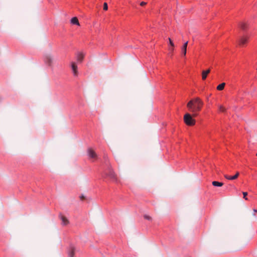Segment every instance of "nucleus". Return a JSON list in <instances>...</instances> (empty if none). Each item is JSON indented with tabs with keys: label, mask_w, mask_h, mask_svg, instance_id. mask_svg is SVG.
I'll list each match as a JSON object with an SVG mask.
<instances>
[{
	"label": "nucleus",
	"mask_w": 257,
	"mask_h": 257,
	"mask_svg": "<svg viewBox=\"0 0 257 257\" xmlns=\"http://www.w3.org/2000/svg\"><path fill=\"white\" fill-rule=\"evenodd\" d=\"M203 104V101L200 98L196 97L188 102L187 107L189 111L193 113V116L196 117L198 115L199 112L201 110Z\"/></svg>",
	"instance_id": "1"
},
{
	"label": "nucleus",
	"mask_w": 257,
	"mask_h": 257,
	"mask_svg": "<svg viewBox=\"0 0 257 257\" xmlns=\"http://www.w3.org/2000/svg\"><path fill=\"white\" fill-rule=\"evenodd\" d=\"M193 114L191 115L189 113H186L184 116L185 123L188 125H193L195 124V120L193 118Z\"/></svg>",
	"instance_id": "2"
},
{
	"label": "nucleus",
	"mask_w": 257,
	"mask_h": 257,
	"mask_svg": "<svg viewBox=\"0 0 257 257\" xmlns=\"http://www.w3.org/2000/svg\"><path fill=\"white\" fill-rule=\"evenodd\" d=\"M44 61L45 63L48 66H52L53 62L52 57L50 55H46L44 57Z\"/></svg>",
	"instance_id": "3"
},
{
	"label": "nucleus",
	"mask_w": 257,
	"mask_h": 257,
	"mask_svg": "<svg viewBox=\"0 0 257 257\" xmlns=\"http://www.w3.org/2000/svg\"><path fill=\"white\" fill-rule=\"evenodd\" d=\"M70 66L71 69L72 70V72L73 74V75L74 76H77L78 74V72L77 70V65L75 62H71L70 63Z\"/></svg>",
	"instance_id": "4"
},
{
	"label": "nucleus",
	"mask_w": 257,
	"mask_h": 257,
	"mask_svg": "<svg viewBox=\"0 0 257 257\" xmlns=\"http://www.w3.org/2000/svg\"><path fill=\"white\" fill-rule=\"evenodd\" d=\"M88 155L90 158L96 159L97 158V155L95 152L91 148L88 149Z\"/></svg>",
	"instance_id": "5"
},
{
	"label": "nucleus",
	"mask_w": 257,
	"mask_h": 257,
	"mask_svg": "<svg viewBox=\"0 0 257 257\" xmlns=\"http://www.w3.org/2000/svg\"><path fill=\"white\" fill-rule=\"evenodd\" d=\"M84 54L81 52H79L76 54V60L78 63H81L84 58Z\"/></svg>",
	"instance_id": "6"
},
{
	"label": "nucleus",
	"mask_w": 257,
	"mask_h": 257,
	"mask_svg": "<svg viewBox=\"0 0 257 257\" xmlns=\"http://www.w3.org/2000/svg\"><path fill=\"white\" fill-rule=\"evenodd\" d=\"M248 40V37L247 36H243L241 37L239 41V45L241 46H243L247 42Z\"/></svg>",
	"instance_id": "7"
},
{
	"label": "nucleus",
	"mask_w": 257,
	"mask_h": 257,
	"mask_svg": "<svg viewBox=\"0 0 257 257\" xmlns=\"http://www.w3.org/2000/svg\"><path fill=\"white\" fill-rule=\"evenodd\" d=\"M239 174L238 172H236V173L234 176H231L227 175H225L224 177L227 180H233L237 179L239 176Z\"/></svg>",
	"instance_id": "8"
},
{
	"label": "nucleus",
	"mask_w": 257,
	"mask_h": 257,
	"mask_svg": "<svg viewBox=\"0 0 257 257\" xmlns=\"http://www.w3.org/2000/svg\"><path fill=\"white\" fill-rule=\"evenodd\" d=\"M60 218L62 221V224L64 225H66L69 223V221L67 218L63 215H60Z\"/></svg>",
	"instance_id": "9"
},
{
	"label": "nucleus",
	"mask_w": 257,
	"mask_h": 257,
	"mask_svg": "<svg viewBox=\"0 0 257 257\" xmlns=\"http://www.w3.org/2000/svg\"><path fill=\"white\" fill-rule=\"evenodd\" d=\"M187 45H188V42H185L181 48L182 53V54L183 55V56H185L186 54Z\"/></svg>",
	"instance_id": "10"
},
{
	"label": "nucleus",
	"mask_w": 257,
	"mask_h": 257,
	"mask_svg": "<svg viewBox=\"0 0 257 257\" xmlns=\"http://www.w3.org/2000/svg\"><path fill=\"white\" fill-rule=\"evenodd\" d=\"M210 69L204 70L202 71V78L203 80H205L206 78L207 75L210 73Z\"/></svg>",
	"instance_id": "11"
},
{
	"label": "nucleus",
	"mask_w": 257,
	"mask_h": 257,
	"mask_svg": "<svg viewBox=\"0 0 257 257\" xmlns=\"http://www.w3.org/2000/svg\"><path fill=\"white\" fill-rule=\"evenodd\" d=\"M71 23L73 25H76L77 26H79L78 20L76 17H73L71 19Z\"/></svg>",
	"instance_id": "12"
},
{
	"label": "nucleus",
	"mask_w": 257,
	"mask_h": 257,
	"mask_svg": "<svg viewBox=\"0 0 257 257\" xmlns=\"http://www.w3.org/2000/svg\"><path fill=\"white\" fill-rule=\"evenodd\" d=\"M75 252V248L73 247H71L69 252L68 255L69 257H73Z\"/></svg>",
	"instance_id": "13"
},
{
	"label": "nucleus",
	"mask_w": 257,
	"mask_h": 257,
	"mask_svg": "<svg viewBox=\"0 0 257 257\" xmlns=\"http://www.w3.org/2000/svg\"><path fill=\"white\" fill-rule=\"evenodd\" d=\"M212 184L214 186H216V187H221V186H223V183L219 182L218 181H213Z\"/></svg>",
	"instance_id": "14"
},
{
	"label": "nucleus",
	"mask_w": 257,
	"mask_h": 257,
	"mask_svg": "<svg viewBox=\"0 0 257 257\" xmlns=\"http://www.w3.org/2000/svg\"><path fill=\"white\" fill-rule=\"evenodd\" d=\"M225 85V83H222L217 86V89L219 91L222 90L224 89Z\"/></svg>",
	"instance_id": "15"
},
{
	"label": "nucleus",
	"mask_w": 257,
	"mask_h": 257,
	"mask_svg": "<svg viewBox=\"0 0 257 257\" xmlns=\"http://www.w3.org/2000/svg\"><path fill=\"white\" fill-rule=\"evenodd\" d=\"M109 176L110 178L113 180V181H117V180L116 179L115 175L113 172L111 171L109 173Z\"/></svg>",
	"instance_id": "16"
},
{
	"label": "nucleus",
	"mask_w": 257,
	"mask_h": 257,
	"mask_svg": "<svg viewBox=\"0 0 257 257\" xmlns=\"http://www.w3.org/2000/svg\"><path fill=\"white\" fill-rule=\"evenodd\" d=\"M240 27L242 29V30H245L247 26H246V25L245 23H243V22H241L240 24Z\"/></svg>",
	"instance_id": "17"
},
{
	"label": "nucleus",
	"mask_w": 257,
	"mask_h": 257,
	"mask_svg": "<svg viewBox=\"0 0 257 257\" xmlns=\"http://www.w3.org/2000/svg\"><path fill=\"white\" fill-rule=\"evenodd\" d=\"M225 110V108H224V107L222 105H220L219 106V111L220 112H224Z\"/></svg>",
	"instance_id": "18"
},
{
	"label": "nucleus",
	"mask_w": 257,
	"mask_h": 257,
	"mask_svg": "<svg viewBox=\"0 0 257 257\" xmlns=\"http://www.w3.org/2000/svg\"><path fill=\"white\" fill-rule=\"evenodd\" d=\"M103 10H105V11H106L108 10V6H107V4L106 3H104L103 4Z\"/></svg>",
	"instance_id": "19"
},
{
	"label": "nucleus",
	"mask_w": 257,
	"mask_h": 257,
	"mask_svg": "<svg viewBox=\"0 0 257 257\" xmlns=\"http://www.w3.org/2000/svg\"><path fill=\"white\" fill-rule=\"evenodd\" d=\"M242 194H243V198L245 200H247L248 199L246 197V196L247 195V193L246 192H243Z\"/></svg>",
	"instance_id": "20"
},
{
	"label": "nucleus",
	"mask_w": 257,
	"mask_h": 257,
	"mask_svg": "<svg viewBox=\"0 0 257 257\" xmlns=\"http://www.w3.org/2000/svg\"><path fill=\"white\" fill-rule=\"evenodd\" d=\"M144 218L146 219H147V220H151L152 219L151 218V217H150L149 215H144Z\"/></svg>",
	"instance_id": "21"
},
{
	"label": "nucleus",
	"mask_w": 257,
	"mask_h": 257,
	"mask_svg": "<svg viewBox=\"0 0 257 257\" xmlns=\"http://www.w3.org/2000/svg\"><path fill=\"white\" fill-rule=\"evenodd\" d=\"M169 43H170V46L174 47V44L173 42H172V41L171 40V39L170 38H169Z\"/></svg>",
	"instance_id": "22"
},
{
	"label": "nucleus",
	"mask_w": 257,
	"mask_h": 257,
	"mask_svg": "<svg viewBox=\"0 0 257 257\" xmlns=\"http://www.w3.org/2000/svg\"><path fill=\"white\" fill-rule=\"evenodd\" d=\"M147 5V3L146 2H142L141 3H140V5L142 7L145 6Z\"/></svg>",
	"instance_id": "23"
},
{
	"label": "nucleus",
	"mask_w": 257,
	"mask_h": 257,
	"mask_svg": "<svg viewBox=\"0 0 257 257\" xmlns=\"http://www.w3.org/2000/svg\"><path fill=\"white\" fill-rule=\"evenodd\" d=\"M169 51H171V52H173V50H174V48H173V47H172L170 46V47H169Z\"/></svg>",
	"instance_id": "24"
},
{
	"label": "nucleus",
	"mask_w": 257,
	"mask_h": 257,
	"mask_svg": "<svg viewBox=\"0 0 257 257\" xmlns=\"http://www.w3.org/2000/svg\"><path fill=\"white\" fill-rule=\"evenodd\" d=\"M80 198H81V200H82L84 198V197L83 196H81L80 197Z\"/></svg>",
	"instance_id": "25"
},
{
	"label": "nucleus",
	"mask_w": 257,
	"mask_h": 257,
	"mask_svg": "<svg viewBox=\"0 0 257 257\" xmlns=\"http://www.w3.org/2000/svg\"><path fill=\"white\" fill-rule=\"evenodd\" d=\"M254 212H257V210L256 209H253Z\"/></svg>",
	"instance_id": "26"
},
{
	"label": "nucleus",
	"mask_w": 257,
	"mask_h": 257,
	"mask_svg": "<svg viewBox=\"0 0 257 257\" xmlns=\"http://www.w3.org/2000/svg\"><path fill=\"white\" fill-rule=\"evenodd\" d=\"M256 155L257 156V153H256Z\"/></svg>",
	"instance_id": "27"
}]
</instances>
